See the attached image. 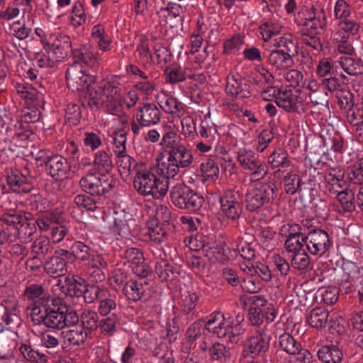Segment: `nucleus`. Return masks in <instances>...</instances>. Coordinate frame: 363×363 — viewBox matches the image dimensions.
Returning <instances> with one entry per match:
<instances>
[{"instance_id":"nucleus-50","label":"nucleus","mask_w":363,"mask_h":363,"mask_svg":"<svg viewBox=\"0 0 363 363\" xmlns=\"http://www.w3.org/2000/svg\"><path fill=\"white\" fill-rule=\"evenodd\" d=\"M245 43V35L239 33L233 35L223 43V52L226 55L236 54Z\"/></svg>"},{"instance_id":"nucleus-52","label":"nucleus","mask_w":363,"mask_h":363,"mask_svg":"<svg viewBox=\"0 0 363 363\" xmlns=\"http://www.w3.org/2000/svg\"><path fill=\"white\" fill-rule=\"evenodd\" d=\"M74 61H79L84 67L85 65L94 67L100 63L98 54L86 48H84L79 55H74Z\"/></svg>"},{"instance_id":"nucleus-47","label":"nucleus","mask_w":363,"mask_h":363,"mask_svg":"<svg viewBox=\"0 0 363 363\" xmlns=\"http://www.w3.org/2000/svg\"><path fill=\"white\" fill-rule=\"evenodd\" d=\"M208 355L214 361L227 362L230 360L231 352L229 348L220 342H216L209 346Z\"/></svg>"},{"instance_id":"nucleus-2","label":"nucleus","mask_w":363,"mask_h":363,"mask_svg":"<svg viewBox=\"0 0 363 363\" xmlns=\"http://www.w3.org/2000/svg\"><path fill=\"white\" fill-rule=\"evenodd\" d=\"M3 206L6 212L1 216V221L10 230L11 242L17 238L22 242H30L36 232L35 223L30 218V215L17 211L16 204L11 205L9 201H5Z\"/></svg>"},{"instance_id":"nucleus-20","label":"nucleus","mask_w":363,"mask_h":363,"mask_svg":"<svg viewBox=\"0 0 363 363\" xmlns=\"http://www.w3.org/2000/svg\"><path fill=\"white\" fill-rule=\"evenodd\" d=\"M71 257V253L64 249L56 250L44 264L45 271L50 276L60 277L67 271L68 260Z\"/></svg>"},{"instance_id":"nucleus-37","label":"nucleus","mask_w":363,"mask_h":363,"mask_svg":"<svg viewBox=\"0 0 363 363\" xmlns=\"http://www.w3.org/2000/svg\"><path fill=\"white\" fill-rule=\"evenodd\" d=\"M145 234L155 243H162L167 239V232L164 224L160 223L155 219H150L147 222Z\"/></svg>"},{"instance_id":"nucleus-58","label":"nucleus","mask_w":363,"mask_h":363,"mask_svg":"<svg viewBox=\"0 0 363 363\" xmlns=\"http://www.w3.org/2000/svg\"><path fill=\"white\" fill-rule=\"evenodd\" d=\"M201 171L206 179L215 181L219 176V167L212 159H206L201 164Z\"/></svg>"},{"instance_id":"nucleus-24","label":"nucleus","mask_w":363,"mask_h":363,"mask_svg":"<svg viewBox=\"0 0 363 363\" xmlns=\"http://www.w3.org/2000/svg\"><path fill=\"white\" fill-rule=\"evenodd\" d=\"M56 286L60 289L65 295L77 297H79L82 295L85 297L86 291L89 288L88 286L86 289L85 281L84 279L74 275H69L66 277L63 281L58 280Z\"/></svg>"},{"instance_id":"nucleus-61","label":"nucleus","mask_w":363,"mask_h":363,"mask_svg":"<svg viewBox=\"0 0 363 363\" xmlns=\"http://www.w3.org/2000/svg\"><path fill=\"white\" fill-rule=\"evenodd\" d=\"M223 155L220 157V167L225 177H231L236 173L237 166L233 157L223 150L220 151Z\"/></svg>"},{"instance_id":"nucleus-60","label":"nucleus","mask_w":363,"mask_h":363,"mask_svg":"<svg viewBox=\"0 0 363 363\" xmlns=\"http://www.w3.org/2000/svg\"><path fill=\"white\" fill-rule=\"evenodd\" d=\"M302 86L311 91L308 97L311 103L315 105L322 104V101L315 96L316 94L323 95V92L320 91V85L315 79L312 78L306 79Z\"/></svg>"},{"instance_id":"nucleus-15","label":"nucleus","mask_w":363,"mask_h":363,"mask_svg":"<svg viewBox=\"0 0 363 363\" xmlns=\"http://www.w3.org/2000/svg\"><path fill=\"white\" fill-rule=\"evenodd\" d=\"M113 125L108 131V136L112 139L113 150L115 154H123L126 152L127 133L125 130L128 123L127 116H114Z\"/></svg>"},{"instance_id":"nucleus-31","label":"nucleus","mask_w":363,"mask_h":363,"mask_svg":"<svg viewBox=\"0 0 363 363\" xmlns=\"http://www.w3.org/2000/svg\"><path fill=\"white\" fill-rule=\"evenodd\" d=\"M147 283L143 280L130 279L123 288L125 297L132 301L140 300L145 294Z\"/></svg>"},{"instance_id":"nucleus-64","label":"nucleus","mask_w":363,"mask_h":363,"mask_svg":"<svg viewBox=\"0 0 363 363\" xmlns=\"http://www.w3.org/2000/svg\"><path fill=\"white\" fill-rule=\"evenodd\" d=\"M347 175L353 183L363 184V157L350 167Z\"/></svg>"},{"instance_id":"nucleus-25","label":"nucleus","mask_w":363,"mask_h":363,"mask_svg":"<svg viewBox=\"0 0 363 363\" xmlns=\"http://www.w3.org/2000/svg\"><path fill=\"white\" fill-rule=\"evenodd\" d=\"M48 162L47 170L54 179L64 180L69 177L71 166L65 157L53 155Z\"/></svg>"},{"instance_id":"nucleus-17","label":"nucleus","mask_w":363,"mask_h":363,"mask_svg":"<svg viewBox=\"0 0 363 363\" xmlns=\"http://www.w3.org/2000/svg\"><path fill=\"white\" fill-rule=\"evenodd\" d=\"M24 296L28 301V309L30 311L31 318L34 311H41L51 301L50 296L45 291L44 288L37 284H33L25 289Z\"/></svg>"},{"instance_id":"nucleus-59","label":"nucleus","mask_w":363,"mask_h":363,"mask_svg":"<svg viewBox=\"0 0 363 363\" xmlns=\"http://www.w3.org/2000/svg\"><path fill=\"white\" fill-rule=\"evenodd\" d=\"M201 332L202 327L199 323H194L189 327L186 341L184 342V347L186 350L195 347L194 341L201 336Z\"/></svg>"},{"instance_id":"nucleus-40","label":"nucleus","mask_w":363,"mask_h":363,"mask_svg":"<svg viewBox=\"0 0 363 363\" xmlns=\"http://www.w3.org/2000/svg\"><path fill=\"white\" fill-rule=\"evenodd\" d=\"M335 69L341 67L349 75H356L362 73L363 69L361 64L348 56H342L334 62Z\"/></svg>"},{"instance_id":"nucleus-5","label":"nucleus","mask_w":363,"mask_h":363,"mask_svg":"<svg viewBox=\"0 0 363 363\" xmlns=\"http://www.w3.org/2000/svg\"><path fill=\"white\" fill-rule=\"evenodd\" d=\"M59 302V299H52V301L41 311L35 310L32 318L33 321L35 324L43 323L46 327L57 330L79 323V316L76 311L72 309L61 311L57 307Z\"/></svg>"},{"instance_id":"nucleus-41","label":"nucleus","mask_w":363,"mask_h":363,"mask_svg":"<svg viewBox=\"0 0 363 363\" xmlns=\"http://www.w3.org/2000/svg\"><path fill=\"white\" fill-rule=\"evenodd\" d=\"M329 312L323 308H315L311 310L307 317V323L316 329L324 328L328 320Z\"/></svg>"},{"instance_id":"nucleus-21","label":"nucleus","mask_w":363,"mask_h":363,"mask_svg":"<svg viewBox=\"0 0 363 363\" xmlns=\"http://www.w3.org/2000/svg\"><path fill=\"white\" fill-rule=\"evenodd\" d=\"M225 92L230 97L242 99L251 96L250 86L238 74L230 73L226 77Z\"/></svg>"},{"instance_id":"nucleus-19","label":"nucleus","mask_w":363,"mask_h":363,"mask_svg":"<svg viewBox=\"0 0 363 363\" xmlns=\"http://www.w3.org/2000/svg\"><path fill=\"white\" fill-rule=\"evenodd\" d=\"M269 338L262 333L250 336L243 345L242 355L244 357L255 358L262 356L269 350Z\"/></svg>"},{"instance_id":"nucleus-46","label":"nucleus","mask_w":363,"mask_h":363,"mask_svg":"<svg viewBox=\"0 0 363 363\" xmlns=\"http://www.w3.org/2000/svg\"><path fill=\"white\" fill-rule=\"evenodd\" d=\"M242 269L247 274L241 282L242 289L251 294L258 292L262 289V284L257 277L250 275L252 269L247 265Z\"/></svg>"},{"instance_id":"nucleus-7","label":"nucleus","mask_w":363,"mask_h":363,"mask_svg":"<svg viewBox=\"0 0 363 363\" xmlns=\"http://www.w3.org/2000/svg\"><path fill=\"white\" fill-rule=\"evenodd\" d=\"M274 45L279 48L270 52L267 62L273 68L278 70L285 69L293 66V56L297 52L296 43L291 34L274 40Z\"/></svg>"},{"instance_id":"nucleus-42","label":"nucleus","mask_w":363,"mask_h":363,"mask_svg":"<svg viewBox=\"0 0 363 363\" xmlns=\"http://www.w3.org/2000/svg\"><path fill=\"white\" fill-rule=\"evenodd\" d=\"M188 68L182 67L177 64L168 66L164 71L165 79L171 84L179 83L187 80Z\"/></svg>"},{"instance_id":"nucleus-10","label":"nucleus","mask_w":363,"mask_h":363,"mask_svg":"<svg viewBox=\"0 0 363 363\" xmlns=\"http://www.w3.org/2000/svg\"><path fill=\"white\" fill-rule=\"evenodd\" d=\"M240 166L250 172L249 181L252 183L263 179L268 173L266 164L259 160V156L250 148H240L236 153Z\"/></svg>"},{"instance_id":"nucleus-6","label":"nucleus","mask_w":363,"mask_h":363,"mask_svg":"<svg viewBox=\"0 0 363 363\" xmlns=\"http://www.w3.org/2000/svg\"><path fill=\"white\" fill-rule=\"evenodd\" d=\"M240 317L225 318L221 312L213 313L207 320L205 328L220 339L237 343L245 333Z\"/></svg>"},{"instance_id":"nucleus-4","label":"nucleus","mask_w":363,"mask_h":363,"mask_svg":"<svg viewBox=\"0 0 363 363\" xmlns=\"http://www.w3.org/2000/svg\"><path fill=\"white\" fill-rule=\"evenodd\" d=\"M133 186L141 195L161 199L167 193L169 181L152 173L144 163H138L135 165Z\"/></svg>"},{"instance_id":"nucleus-30","label":"nucleus","mask_w":363,"mask_h":363,"mask_svg":"<svg viewBox=\"0 0 363 363\" xmlns=\"http://www.w3.org/2000/svg\"><path fill=\"white\" fill-rule=\"evenodd\" d=\"M125 257L132 265V270L137 276L145 277L148 275V267L145 264L143 255L138 248L130 247L127 249Z\"/></svg>"},{"instance_id":"nucleus-32","label":"nucleus","mask_w":363,"mask_h":363,"mask_svg":"<svg viewBox=\"0 0 363 363\" xmlns=\"http://www.w3.org/2000/svg\"><path fill=\"white\" fill-rule=\"evenodd\" d=\"M7 184L13 191L18 194L29 192L33 188L28 179L18 170L8 174Z\"/></svg>"},{"instance_id":"nucleus-1","label":"nucleus","mask_w":363,"mask_h":363,"mask_svg":"<svg viewBox=\"0 0 363 363\" xmlns=\"http://www.w3.org/2000/svg\"><path fill=\"white\" fill-rule=\"evenodd\" d=\"M39 118L37 111L28 108L22 111L21 120L16 121L11 113L0 112V140L13 142L17 146L26 145L33 134L29 123L38 121Z\"/></svg>"},{"instance_id":"nucleus-28","label":"nucleus","mask_w":363,"mask_h":363,"mask_svg":"<svg viewBox=\"0 0 363 363\" xmlns=\"http://www.w3.org/2000/svg\"><path fill=\"white\" fill-rule=\"evenodd\" d=\"M344 175L345 172L340 166L337 165L326 170L325 186L331 194H336L345 188L346 183L344 180Z\"/></svg>"},{"instance_id":"nucleus-39","label":"nucleus","mask_w":363,"mask_h":363,"mask_svg":"<svg viewBox=\"0 0 363 363\" xmlns=\"http://www.w3.org/2000/svg\"><path fill=\"white\" fill-rule=\"evenodd\" d=\"M266 299L262 296L252 297V306L249 309L250 320L253 325H259L264 319V309Z\"/></svg>"},{"instance_id":"nucleus-11","label":"nucleus","mask_w":363,"mask_h":363,"mask_svg":"<svg viewBox=\"0 0 363 363\" xmlns=\"http://www.w3.org/2000/svg\"><path fill=\"white\" fill-rule=\"evenodd\" d=\"M172 202L177 207L191 211L199 210L203 203V196L184 183H177L170 190Z\"/></svg>"},{"instance_id":"nucleus-63","label":"nucleus","mask_w":363,"mask_h":363,"mask_svg":"<svg viewBox=\"0 0 363 363\" xmlns=\"http://www.w3.org/2000/svg\"><path fill=\"white\" fill-rule=\"evenodd\" d=\"M118 160L117 164L118 170L123 177H127L130 175L132 166L133 164V159L126 152L123 154H116Z\"/></svg>"},{"instance_id":"nucleus-44","label":"nucleus","mask_w":363,"mask_h":363,"mask_svg":"<svg viewBox=\"0 0 363 363\" xmlns=\"http://www.w3.org/2000/svg\"><path fill=\"white\" fill-rule=\"evenodd\" d=\"M284 26L279 20L270 19L259 27L260 34L264 41H269L273 36L281 33Z\"/></svg>"},{"instance_id":"nucleus-54","label":"nucleus","mask_w":363,"mask_h":363,"mask_svg":"<svg viewBox=\"0 0 363 363\" xmlns=\"http://www.w3.org/2000/svg\"><path fill=\"white\" fill-rule=\"evenodd\" d=\"M335 194L345 211L352 212L355 209V205L353 201L354 193L352 190L345 187Z\"/></svg>"},{"instance_id":"nucleus-48","label":"nucleus","mask_w":363,"mask_h":363,"mask_svg":"<svg viewBox=\"0 0 363 363\" xmlns=\"http://www.w3.org/2000/svg\"><path fill=\"white\" fill-rule=\"evenodd\" d=\"M279 345L281 349L290 355H295L301 347V343L289 333H284L279 336Z\"/></svg>"},{"instance_id":"nucleus-56","label":"nucleus","mask_w":363,"mask_h":363,"mask_svg":"<svg viewBox=\"0 0 363 363\" xmlns=\"http://www.w3.org/2000/svg\"><path fill=\"white\" fill-rule=\"evenodd\" d=\"M269 164L274 169L289 167L290 162L288 160L287 153L282 150H277L269 157Z\"/></svg>"},{"instance_id":"nucleus-53","label":"nucleus","mask_w":363,"mask_h":363,"mask_svg":"<svg viewBox=\"0 0 363 363\" xmlns=\"http://www.w3.org/2000/svg\"><path fill=\"white\" fill-rule=\"evenodd\" d=\"M16 342L9 339L6 333L0 332V359H8L13 357Z\"/></svg>"},{"instance_id":"nucleus-38","label":"nucleus","mask_w":363,"mask_h":363,"mask_svg":"<svg viewBox=\"0 0 363 363\" xmlns=\"http://www.w3.org/2000/svg\"><path fill=\"white\" fill-rule=\"evenodd\" d=\"M168 153L171 155L179 169L189 167L193 162L194 157L191 150L186 148L184 145H181L173 150H169Z\"/></svg>"},{"instance_id":"nucleus-9","label":"nucleus","mask_w":363,"mask_h":363,"mask_svg":"<svg viewBox=\"0 0 363 363\" xmlns=\"http://www.w3.org/2000/svg\"><path fill=\"white\" fill-rule=\"evenodd\" d=\"M308 94L299 89L281 86L275 96L277 105L287 112L301 113L305 111L308 101Z\"/></svg>"},{"instance_id":"nucleus-16","label":"nucleus","mask_w":363,"mask_h":363,"mask_svg":"<svg viewBox=\"0 0 363 363\" xmlns=\"http://www.w3.org/2000/svg\"><path fill=\"white\" fill-rule=\"evenodd\" d=\"M43 50L63 61L72 50L71 39L69 35L60 31L50 33L48 41L45 43Z\"/></svg>"},{"instance_id":"nucleus-57","label":"nucleus","mask_w":363,"mask_h":363,"mask_svg":"<svg viewBox=\"0 0 363 363\" xmlns=\"http://www.w3.org/2000/svg\"><path fill=\"white\" fill-rule=\"evenodd\" d=\"M15 87L17 93L21 94V96L26 99L40 101L43 99V94L38 91L29 84L17 83Z\"/></svg>"},{"instance_id":"nucleus-12","label":"nucleus","mask_w":363,"mask_h":363,"mask_svg":"<svg viewBox=\"0 0 363 363\" xmlns=\"http://www.w3.org/2000/svg\"><path fill=\"white\" fill-rule=\"evenodd\" d=\"M82 189L92 195H102L113 187V180L106 173L90 172L82 177L79 181Z\"/></svg>"},{"instance_id":"nucleus-43","label":"nucleus","mask_w":363,"mask_h":363,"mask_svg":"<svg viewBox=\"0 0 363 363\" xmlns=\"http://www.w3.org/2000/svg\"><path fill=\"white\" fill-rule=\"evenodd\" d=\"M199 296L195 291L187 288L181 289L179 304L182 310L189 313L196 307Z\"/></svg>"},{"instance_id":"nucleus-18","label":"nucleus","mask_w":363,"mask_h":363,"mask_svg":"<svg viewBox=\"0 0 363 363\" xmlns=\"http://www.w3.org/2000/svg\"><path fill=\"white\" fill-rule=\"evenodd\" d=\"M114 225L112 231L120 238H128L130 236L132 228L135 225L133 214L120 206L114 208Z\"/></svg>"},{"instance_id":"nucleus-35","label":"nucleus","mask_w":363,"mask_h":363,"mask_svg":"<svg viewBox=\"0 0 363 363\" xmlns=\"http://www.w3.org/2000/svg\"><path fill=\"white\" fill-rule=\"evenodd\" d=\"M91 35L100 50L108 52L111 50L112 40L106 32L103 25L96 24L94 26L91 28Z\"/></svg>"},{"instance_id":"nucleus-62","label":"nucleus","mask_w":363,"mask_h":363,"mask_svg":"<svg viewBox=\"0 0 363 363\" xmlns=\"http://www.w3.org/2000/svg\"><path fill=\"white\" fill-rule=\"evenodd\" d=\"M20 351L23 357L30 362L36 363H46L48 357L45 354L33 350L31 347L23 345L20 347Z\"/></svg>"},{"instance_id":"nucleus-13","label":"nucleus","mask_w":363,"mask_h":363,"mask_svg":"<svg viewBox=\"0 0 363 363\" xmlns=\"http://www.w3.org/2000/svg\"><path fill=\"white\" fill-rule=\"evenodd\" d=\"M277 187L274 183L262 184L259 188L252 189L246 195L247 208L254 211L272 203L277 197Z\"/></svg>"},{"instance_id":"nucleus-29","label":"nucleus","mask_w":363,"mask_h":363,"mask_svg":"<svg viewBox=\"0 0 363 363\" xmlns=\"http://www.w3.org/2000/svg\"><path fill=\"white\" fill-rule=\"evenodd\" d=\"M77 229H79L84 233H78L79 237L83 238L86 243H84L82 241H76L74 242L72 247L71 250L72 254L77 258L82 260H87L90 257V247L89 244L91 242L89 241V235L88 232L86 231L87 225L85 223H79Z\"/></svg>"},{"instance_id":"nucleus-27","label":"nucleus","mask_w":363,"mask_h":363,"mask_svg":"<svg viewBox=\"0 0 363 363\" xmlns=\"http://www.w3.org/2000/svg\"><path fill=\"white\" fill-rule=\"evenodd\" d=\"M62 331L61 336L64 343L72 346H78L85 342L89 335V330H84L78 323L66 325Z\"/></svg>"},{"instance_id":"nucleus-3","label":"nucleus","mask_w":363,"mask_h":363,"mask_svg":"<svg viewBox=\"0 0 363 363\" xmlns=\"http://www.w3.org/2000/svg\"><path fill=\"white\" fill-rule=\"evenodd\" d=\"M121 87L119 79L116 77L104 79L92 86L89 98V104L96 106L104 105L106 111L116 116L121 106Z\"/></svg>"},{"instance_id":"nucleus-14","label":"nucleus","mask_w":363,"mask_h":363,"mask_svg":"<svg viewBox=\"0 0 363 363\" xmlns=\"http://www.w3.org/2000/svg\"><path fill=\"white\" fill-rule=\"evenodd\" d=\"M302 241L304 242L308 252L318 257L325 255L333 245L328 233L321 229L311 230Z\"/></svg>"},{"instance_id":"nucleus-23","label":"nucleus","mask_w":363,"mask_h":363,"mask_svg":"<svg viewBox=\"0 0 363 363\" xmlns=\"http://www.w3.org/2000/svg\"><path fill=\"white\" fill-rule=\"evenodd\" d=\"M95 298L100 300L99 312L102 315L110 313L116 307L114 299L106 297V291L104 288L95 284L90 285L85 295V301L91 303Z\"/></svg>"},{"instance_id":"nucleus-26","label":"nucleus","mask_w":363,"mask_h":363,"mask_svg":"<svg viewBox=\"0 0 363 363\" xmlns=\"http://www.w3.org/2000/svg\"><path fill=\"white\" fill-rule=\"evenodd\" d=\"M179 167L167 152V157L163 153H160L156 159L155 172L160 178H173L179 172Z\"/></svg>"},{"instance_id":"nucleus-49","label":"nucleus","mask_w":363,"mask_h":363,"mask_svg":"<svg viewBox=\"0 0 363 363\" xmlns=\"http://www.w3.org/2000/svg\"><path fill=\"white\" fill-rule=\"evenodd\" d=\"M136 53L138 60L143 65H149L154 62V56L150 51L148 40L146 38H140V43L137 46Z\"/></svg>"},{"instance_id":"nucleus-36","label":"nucleus","mask_w":363,"mask_h":363,"mask_svg":"<svg viewBox=\"0 0 363 363\" xmlns=\"http://www.w3.org/2000/svg\"><path fill=\"white\" fill-rule=\"evenodd\" d=\"M317 354L319 360L323 363H340L343 357L342 351L334 345L320 347Z\"/></svg>"},{"instance_id":"nucleus-45","label":"nucleus","mask_w":363,"mask_h":363,"mask_svg":"<svg viewBox=\"0 0 363 363\" xmlns=\"http://www.w3.org/2000/svg\"><path fill=\"white\" fill-rule=\"evenodd\" d=\"M160 258L155 264V272L161 281H167L173 275V268L169 262V257L164 254H160Z\"/></svg>"},{"instance_id":"nucleus-22","label":"nucleus","mask_w":363,"mask_h":363,"mask_svg":"<svg viewBox=\"0 0 363 363\" xmlns=\"http://www.w3.org/2000/svg\"><path fill=\"white\" fill-rule=\"evenodd\" d=\"M156 99L160 108L172 117L181 118L185 114L186 106L167 91H160L157 94Z\"/></svg>"},{"instance_id":"nucleus-8","label":"nucleus","mask_w":363,"mask_h":363,"mask_svg":"<svg viewBox=\"0 0 363 363\" xmlns=\"http://www.w3.org/2000/svg\"><path fill=\"white\" fill-rule=\"evenodd\" d=\"M66 80L70 90L80 92L82 95L88 97L96 78L87 73L79 61H74L67 69Z\"/></svg>"},{"instance_id":"nucleus-51","label":"nucleus","mask_w":363,"mask_h":363,"mask_svg":"<svg viewBox=\"0 0 363 363\" xmlns=\"http://www.w3.org/2000/svg\"><path fill=\"white\" fill-rule=\"evenodd\" d=\"M94 165L98 169V172L106 173L112 167V160L109 155L103 150L98 151L95 155Z\"/></svg>"},{"instance_id":"nucleus-34","label":"nucleus","mask_w":363,"mask_h":363,"mask_svg":"<svg viewBox=\"0 0 363 363\" xmlns=\"http://www.w3.org/2000/svg\"><path fill=\"white\" fill-rule=\"evenodd\" d=\"M225 244L213 243L211 246L201 245V247L206 252V256L209 259H215L218 261H223L225 259L233 258L237 252L235 250L226 252Z\"/></svg>"},{"instance_id":"nucleus-55","label":"nucleus","mask_w":363,"mask_h":363,"mask_svg":"<svg viewBox=\"0 0 363 363\" xmlns=\"http://www.w3.org/2000/svg\"><path fill=\"white\" fill-rule=\"evenodd\" d=\"M99 317L96 312L84 311L81 316V323L79 325L84 328V330H89V335L98 327Z\"/></svg>"},{"instance_id":"nucleus-33","label":"nucleus","mask_w":363,"mask_h":363,"mask_svg":"<svg viewBox=\"0 0 363 363\" xmlns=\"http://www.w3.org/2000/svg\"><path fill=\"white\" fill-rule=\"evenodd\" d=\"M138 118L143 126L155 125L160 121V111L155 105L147 104L140 108Z\"/></svg>"}]
</instances>
